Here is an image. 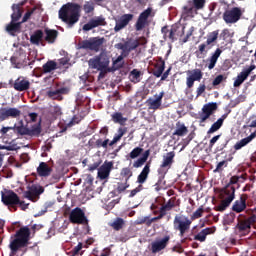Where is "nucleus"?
<instances>
[{"label":"nucleus","mask_w":256,"mask_h":256,"mask_svg":"<svg viewBox=\"0 0 256 256\" xmlns=\"http://www.w3.org/2000/svg\"><path fill=\"white\" fill-rule=\"evenodd\" d=\"M37 232V224L21 227L14 235L15 239L10 242V256L17 255L19 249L28 247L29 241H31V235H35Z\"/></svg>","instance_id":"nucleus-1"},{"label":"nucleus","mask_w":256,"mask_h":256,"mask_svg":"<svg viewBox=\"0 0 256 256\" xmlns=\"http://www.w3.org/2000/svg\"><path fill=\"white\" fill-rule=\"evenodd\" d=\"M58 17L68 29H72L81 19V5L71 2L64 4L58 11Z\"/></svg>","instance_id":"nucleus-2"},{"label":"nucleus","mask_w":256,"mask_h":256,"mask_svg":"<svg viewBox=\"0 0 256 256\" xmlns=\"http://www.w3.org/2000/svg\"><path fill=\"white\" fill-rule=\"evenodd\" d=\"M9 131H15V133H17L18 135H28V137H39L41 135V120H39L37 124L32 125L31 128L24 126L23 120H21L19 126H4L0 129L1 135H7Z\"/></svg>","instance_id":"nucleus-3"},{"label":"nucleus","mask_w":256,"mask_h":256,"mask_svg":"<svg viewBox=\"0 0 256 256\" xmlns=\"http://www.w3.org/2000/svg\"><path fill=\"white\" fill-rule=\"evenodd\" d=\"M220 197L222 200L219 205L214 207V211L223 213L235 199V186L226 185V187L221 190Z\"/></svg>","instance_id":"nucleus-4"},{"label":"nucleus","mask_w":256,"mask_h":256,"mask_svg":"<svg viewBox=\"0 0 256 256\" xmlns=\"http://www.w3.org/2000/svg\"><path fill=\"white\" fill-rule=\"evenodd\" d=\"M89 67L97 69V71H109V63H111V55L102 51L99 55L89 60Z\"/></svg>","instance_id":"nucleus-5"},{"label":"nucleus","mask_w":256,"mask_h":256,"mask_svg":"<svg viewBox=\"0 0 256 256\" xmlns=\"http://www.w3.org/2000/svg\"><path fill=\"white\" fill-rule=\"evenodd\" d=\"M161 31L164 35L163 38L165 41L170 39L172 43H175V41H177V37H183L185 35V26L174 24L171 26L170 30L167 28V26H164L162 27Z\"/></svg>","instance_id":"nucleus-6"},{"label":"nucleus","mask_w":256,"mask_h":256,"mask_svg":"<svg viewBox=\"0 0 256 256\" xmlns=\"http://www.w3.org/2000/svg\"><path fill=\"white\" fill-rule=\"evenodd\" d=\"M191 223L189 217L176 215L173 221L174 231H179V237H185V233L191 229Z\"/></svg>","instance_id":"nucleus-7"},{"label":"nucleus","mask_w":256,"mask_h":256,"mask_svg":"<svg viewBox=\"0 0 256 256\" xmlns=\"http://www.w3.org/2000/svg\"><path fill=\"white\" fill-rule=\"evenodd\" d=\"M103 43H105V38L92 37L88 40H83L80 43V49H88L89 51L99 53L101 47H103Z\"/></svg>","instance_id":"nucleus-8"},{"label":"nucleus","mask_w":256,"mask_h":256,"mask_svg":"<svg viewBox=\"0 0 256 256\" xmlns=\"http://www.w3.org/2000/svg\"><path fill=\"white\" fill-rule=\"evenodd\" d=\"M69 221L73 225H89V219L85 215V211L80 207H76L71 210L69 214Z\"/></svg>","instance_id":"nucleus-9"},{"label":"nucleus","mask_w":256,"mask_h":256,"mask_svg":"<svg viewBox=\"0 0 256 256\" xmlns=\"http://www.w3.org/2000/svg\"><path fill=\"white\" fill-rule=\"evenodd\" d=\"M243 16V11L239 7H233L231 9L226 10L223 13V20L227 25H233L237 23L241 17Z\"/></svg>","instance_id":"nucleus-10"},{"label":"nucleus","mask_w":256,"mask_h":256,"mask_svg":"<svg viewBox=\"0 0 256 256\" xmlns=\"http://www.w3.org/2000/svg\"><path fill=\"white\" fill-rule=\"evenodd\" d=\"M173 163H175V152L171 151L168 152L166 155L163 156L162 163L158 168V175L165 177L167 173H169V169L173 167Z\"/></svg>","instance_id":"nucleus-11"},{"label":"nucleus","mask_w":256,"mask_h":256,"mask_svg":"<svg viewBox=\"0 0 256 256\" xmlns=\"http://www.w3.org/2000/svg\"><path fill=\"white\" fill-rule=\"evenodd\" d=\"M21 117V110L13 107L0 108V123L7 121V119H17Z\"/></svg>","instance_id":"nucleus-12"},{"label":"nucleus","mask_w":256,"mask_h":256,"mask_svg":"<svg viewBox=\"0 0 256 256\" xmlns=\"http://www.w3.org/2000/svg\"><path fill=\"white\" fill-rule=\"evenodd\" d=\"M27 191L24 192L25 199H29V201H37L39 195H41L45 189L37 184H29L27 186Z\"/></svg>","instance_id":"nucleus-13"},{"label":"nucleus","mask_w":256,"mask_h":256,"mask_svg":"<svg viewBox=\"0 0 256 256\" xmlns=\"http://www.w3.org/2000/svg\"><path fill=\"white\" fill-rule=\"evenodd\" d=\"M151 13H153V8L151 7L140 13L135 24L136 31H143V29L149 25V17H151Z\"/></svg>","instance_id":"nucleus-14"},{"label":"nucleus","mask_w":256,"mask_h":256,"mask_svg":"<svg viewBox=\"0 0 256 256\" xmlns=\"http://www.w3.org/2000/svg\"><path fill=\"white\" fill-rule=\"evenodd\" d=\"M2 203L4 205H23L21 199L13 190H8L5 193L2 192Z\"/></svg>","instance_id":"nucleus-15"},{"label":"nucleus","mask_w":256,"mask_h":256,"mask_svg":"<svg viewBox=\"0 0 256 256\" xmlns=\"http://www.w3.org/2000/svg\"><path fill=\"white\" fill-rule=\"evenodd\" d=\"M187 75H189L186 78V85L188 89L193 88V85H195V81H201L203 79V71L201 69H194V70H188Z\"/></svg>","instance_id":"nucleus-16"},{"label":"nucleus","mask_w":256,"mask_h":256,"mask_svg":"<svg viewBox=\"0 0 256 256\" xmlns=\"http://www.w3.org/2000/svg\"><path fill=\"white\" fill-rule=\"evenodd\" d=\"M247 199H249V195L241 194L239 199L235 200L233 203L232 211H234V213H243V211L247 209Z\"/></svg>","instance_id":"nucleus-17"},{"label":"nucleus","mask_w":256,"mask_h":256,"mask_svg":"<svg viewBox=\"0 0 256 256\" xmlns=\"http://www.w3.org/2000/svg\"><path fill=\"white\" fill-rule=\"evenodd\" d=\"M133 14H124L120 19L116 20V25L114 27L115 33H119L122 29H125L133 21Z\"/></svg>","instance_id":"nucleus-18"},{"label":"nucleus","mask_w":256,"mask_h":256,"mask_svg":"<svg viewBox=\"0 0 256 256\" xmlns=\"http://www.w3.org/2000/svg\"><path fill=\"white\" fill-rule=\"evenodd\" d=\"M169 241H171V236L166 235L164 238L152 242L151 243V251L152 253H159V251H163V249L167 248V245H169Z\"/></svg>","instance_id":"nucleus-19"},{"label":"nucleus","mask_w":256,"mask_h":256,"mask_svg":"<svg viewBox=\"0 0 256 256\" xmlns=\"http://www.w3.org/2000/svg\"><path fill=\"white\" fill-rule=\"evenodd\" d=\"M67 93H69V88L62 87V88H58L56 90H48L46 92V95H47V97H49V99H53L54 101H62L63 96H61V95H67Z\"/></svg>","instance_id":"nucleus-20"},{"label":"nucleus","mask_w":256,"mask_h":256,"mask_svg":"<svg viewBox=\"0 0 256 256\" xmlns=\"http://www.w3.org/2000/svg\"><path fill=\"white\" fill-rule=\"evenodd\" d=\"M217 231L215 227H207L202 229L196 235H194V241H199L200 243H205L207 241V235H213Z\"/></svg>","instance_id":"nucleus-21"},{"label":"nucleus","mask_w":256,"mask_h":256,"mask_svg":"<svg viewBox=\"0 0 256 256\" xmlns=\"http://www.w3.org/2000/svg\"><path fill=\"white\" fill-rule=\"evenodd\" d=\"M111 169H113V162L105 161L104 164L98 169L99 179H101V181H104V179H108L109 175H111Z\"/></svg>","instance_id":"nucleus-22"},{"label":"nucleus","mask_w":256,"mask_h":256,"mask_svg":"<svg viewBox=\"0 0 256 256\" xmlns=\"http://www.w3.org/2000/svg\"><path fill=\"white\" fill-rule=\"evenodd\" d=\"M13 87L15 91H29V88L31 87V82H29L27 78L20 76L15 80Z\"/></svg>","instance_id":"nucleus-23"},{"label":"nucleus","mask_w":256,"mask_h":256,"mask_svg":"<svg viewBox=\"0 0 256 256\" xmlns=\"http://www.w3.org/2000/svg\"><path fill=\"white\" fill-rule=\"evenodd\" d=\"M254 69H255V65H251L249 68L245 69L240 74H238V76L234 81V87H241V85H243L245 80H247V77L251 75V71H253Z\"/></svg>","instance_id":"nucleus-24"},{"label":"nucleus","mask_w":256,"mask_h":256,"mask_svg":"<svg viewBox=\"0 0 256 256\" xmlns=\"http://www.w3.org/2000/svg\"><path fill=\"white\" fill-rule=\"evenodd\" d=\"M36 171L39 177H50L51 173H53V168L47 162H40Z\"/></svg>","instance_id":"nucleus-25"},{"label":"nucleus","mask_w":256,"mask_h":256,"mask_svg":"<svg viewBox=\"0 0 256 256\" xmlns=\"http://www.w3.org/2000/svg\"><path fill=\"white\" fill-rule=\"evenodd\" d=\"M164 95H165L164 92H160V94L158 96L155 95L156 99L153 100V99L149 98L146 101V103L148 105V109H153L154 111H157V109H160Z\"/></svg>","instance_id":"nucleus-26"},{"label":"nucleus","mask_w":256,"mask_h":256,"mask_svg":"<svg viewBox=\"0 0 256 256\" xmlns=\"http://www.w3.org/2000/svg\"><path fill=\"white\" fill-rule=\"evenodd\" d=\"M163 71H165V60H163L162 57H158L157 63L154 65L152 75L159 78L163 75Z\"/></svg>","instance_id":"nucleus-27"},{"label":"nucleus","mask_w":256,"mask_h":256,"mask_svg":"<svg viewBox=\"0 0 256 256\" xmlns=\"http://www.w3.org/2000/svg\"><path fill=\"white\" fill-rule=\"evenodd\" d=\"M27 59V55L25 54H19L18 56H12L10 58V61L12 65H15L16 69H21L22 67H25V60Z\"/></svg>","instance_id":"nucleus-28"},{"label":"nucleus","mask_w":256,"mask_h":256,"mask_svg":"<svg viewBox=\"0 0 256 256\" xmlns=\"http://www.w3.org/2000/svg\"><path fill=\"white\" fill-rule=\"evenodd\" d=\"M23 22H16L11 20V22L6 26V31L15 37L16 33H21V25Z\"/></svg>","instance_id":"nucleus-29"},{"label":"nucleus","mask_w":256,"mask_h":256,"mask_svg":"<svg viewBox=\"0 0 256 256\" xmlns=\"http://www.w3.org/2000/svg\"><path fill=\"white\" fill-rule=\"evenodd\" d=\"M221 53H223V50H221V48H217L211 55V57L208 59V69L210 71L211 69H215V65H217V61L219 57H221Z\"/></svg>","instance_id":"nucleus-30"},{"label":"nucleus","mask_w":256,"mask_h":256,"mask_svg":"<svg viewBox=\"0 0 256 256\" xmlns=\"http://www.w3.org/2000/svg\"><path fill=\"white\" fill-rule=\"evenodd\" d=\"M44 33H45V41L47 43H50V44H53L55 43V41L57 40V37L59 36V31L57 30H53V29H49V28H46L44 30Z\"/></svg>","instance_id":"nucleus-31"},{"label":"nucleus","mask_w":256,"mask_h":256,"mask_svg":"<svg viewBox=\"0 0 256 256\" xmlns=\"http://www.w3.org/2000/svg\"><path fill=\"white\" fill-rule=\"evenodd\" d=\"M149 173H151V165L146 164L142 169L141 173L137 177V183H139L140 185H143V183L147 181L149 177Z\"/></svg>","instance_id":"nucleus-32"},{"label":"nucleus","mask_w":256,"mask_h":256,"mask_svg":"<svg viewBox=\"0 0 256 256\" xmlns=\"http://www.w3.org/2000/svg\"><path fill=\"white\" fill-rule=\"evenodd\" d=\"M124 58L125 56L120 54L117 59L113 60L112 67L108 68V72L111 73V71H119V69H123L125 65V61H123Z\"/></svg>","instance_id":"nucleus-33"},{"label":"nucleus","mask_w":256,"mask_h":256,"mask_svg":"<svg viewBox=\"0 0 256 256\" xmlns=\"http://www.w3.org/2000/svg\"><path fill=\"white\" fill-rule=\"evenodd\" d=\"M256 137V132L254 133H251L248 137L240 140L239 142H237L235 145H234V149L236 151H239V149H243V147H245V145H248V143H251V141H253V139H255Z\"/></svg>","instance_id":"nucleus-34"},{"label":"nucleus","mask_w":256,"mask_h":256,"mask_svg":"<svg viewBox=\"0 0 256 256\" xmlns=\"http://www.w3.org/2000/svg\"><path fill=\"white\" fill-rule=\"evenodd\" d=\"M151 155V150H146L143 154L142 157L138 158L134 163L133 167L135 169H139V167H143L145 163H147V160L149 159V156Z\"/></svg>","instance_id":"nucleus-35"},{"label":"nucleus","mask_w":256,"mask_h":256,"mask_svg":"<svg viewBox=\"0 0 256 256\" xmlns=\"http://www.w3.org/2000/svg\"><path fill=\"white\" fill-rule=\"evenodd\" d=\"M43 30H36L31 36H30V43L32 45H41L43 41Z\"/></svg>","instance_id":"nucleus-36"},{"label":"nucleus","mask_w":256,"mask_h":256,"mask_svg":"<svg viewBox=\"0 0 256 256\" xmlns=\"http://www.w3.org/2000/svg\"><path fill=\"white\" fill-rule=\"evenodd\" d=\"M187 133H189V129H187V126L178 121L176 123V129L173 132V135H176L177 137H185Z\"/></svg>","instance_id":"nucleus-37"},{"label":"nucleus","mask_w":256,"mask_h":256,"mask_svg":"<svg viewBox=\"0 0 256 256\" xmlns=\"http://www.w3.org/2000/svg\"><path fill=\"white\" fill-rule=\"evenodd\" d=\"M217 39H219V30L213 31L208 33L207 35V40H206V45H208V49H211L214 43H217Z\"/></svg>","instance_id":"nucleus-38"},{"label":"nucleus","mask_w":256,"mask_h":256,"mask_svg":"<svg viewBox=\"0 0 256 256\" xmlns=\"http://www.w3.org/2000/svg\"><path fill=\"white\" fill-rule=\"evenodd\" d=\"M113 123H118V125H125L127 123V118L123 117L121 112H115L111 115Z\"/></svg>","instance_id":"nucleus-39"},{"label":"nucleus","mask_w":256,"mask_h":256,"mask_svg":"<svg viewBox=\"0 0 256 256\" xmlns=\"http://www.w3.org/2000/svg\"><path fill=\"white\" fill-rule=\"evenodd\" d=\"M237 229L240 233H243V235H249V233H251V226L245 220L238 223Z\"/></svg>","instance_id":"nucleus-40"},{"label":"nucleus","mask_w":256,"mask_h":256,"mask_svg":"<svg viewBox=\"0 0 256 256\" xmlns=\"http://www.w3.org/2000/svg\"><path fill=\"white\" fill-rule=\"evenodd\" d=\"M197 10L194 8L193 4L191 2H189L188 5L183 6V15H185V17H194L195 13Z\"/></svg>","instance_id":"nucleus-41"},{"label":"nucleus","mask_w":256,"mask_h":256,"mask_svg":"<svg viewBox=\"0 0 256 256\" xmlns=\"http://www.w3.org/2000/svg\"><path fill=\"white\" fill-rule=\"evenodd\" d=\"M12 15H11V21H19L21 19V16L23 15V12L19 8L18 5L13 4L12 5Z\"/></svg>","instance_id":"nucleus-42"},{"label":"nucleus","mask_w":256,"mask_h":256,"mask_svg":"<svg viewBox=\"0 0 256 256\" xmlns=\"http://www.w3.org/2000/svg\"><path fill=\"white\" fill-rule=\"evenodd\" d=\"M43 73H51V71H55L57 69V62L50 60L47 61L43 66Z\"/></svg>","instance_id":"nucleus-43"},{"label":"nucleus","mask_w":256,"mask_h":256,"mask_svg":"<svg viewBox=\"0 0 256 256\" xmlns=\"http://www.w3.org/2000/svg\"><path fill=\"white\" fill-rule=\"evenodd\" d=\"M202 111H204V113H208V115H213V113H215V111H217V103L210 102L208 104H205L202 107Z\"/></svg>","instance_id":"nucleus-44"},{"label":"nucleus","mask_w":256,"mask_h":256,"mask_svg":"<svg viewBox=\"0 0 256 256\" xmlns=\"http://www.w3.org/2000/svg\"><path fill=\"white\" fill-rule=\"evenodd\" d=\"M110 227L114 229V231H121L123 227H125V220L123 218H116L111 224Z\"/></svg>","instance_id":"nucleus-45"},{"label":"nucleus","mask_w":256,"mask_h":256,"mask_svg":"<svg viewBox=\"0 0 256 256\" xmlns=\"http://www.w3.org/2000/svg\"><path fill=\"white\" fill-rule=\"evenodd\" d=\"M223 127V119H218L216 122H214L209 130L207 131L208 135H211L213 133H216V131H219Z\"/></svg>","instance_id":"nucleus-46"},{"label":"nucleus","mask_w":256,"mask_h":256,"mask_svg":"<svg viewBox=\"0 0 256 256\" xmlns=\"http://www.w3.org/2000/svg\"><path fill=\"white\" fill-rule=\"evenodd\" d=\"M175 201H177V198L172 197L170 198L166 204L162 205L160 209H163L166 213L169 211H172L175 207Z\"/></svg>","instance_id":"nucleus-47"},{"label":"nucleus","mask_w":256,"mask_h":256,"mask_svg":"<svg viewBox=\"0 0 256 256\" xmlns=\"http://www.w3.org/2000/svg\"><path fill=\"white\" fill-rule=\"evenodd\" d=\"M90 20H92V23H93L95 28L105 27L107 25V21L105 20V17H103V16H97V17L92 18Z\"/></svg>","instance_id":"nucleus-48"},{"label":"nucleus","mask_w":256,"mask_h":256,"mask_svg":"<svg viewBox=\"0 0 256 256\" xmlns=\"http://www.w3.org/2000/svg\"><path fill=\"white\" fill-rule=\"evenodd\" d=\"M120 177L125 179L126 183H129V179L133 177V171L129 167L122 168L120 172Z\"/></svg>","instance_id":"nucleus-49"},{"label":"nucleus","mask_w":256,"mask_h":256,"mask_svg":"<svg viewBox=\"0 0 256 256\" xmlns=\"http://www.w3.org/2000/svg\"><path fill=\"white\" fill-rule=\"evenodd\" d=\"M94 147L96 149H107L109 147V138H106L105 140L99 138L96 140Z\"/></svg>","instance_id":"nucleus-50"},{"label":"nucleus","mask_w":256,"mask_h":256,"mask_svg":"<svg viewBox=\"0 0 256 256\" xmlns=\"http://www.w3.org/2000/svg\"><path fill=\"white\" fill-rule=\"evenodd\" d=\"M84 13L89 15V13H93L95 11V4L93 2H85L83 5Z\"/></svg>","instance_id":"nucleus-51"},{"label":"nucleus","mask_w":256,"mask_h":256,"mask_svg":"<svg viewBox=\"0 0 256 256\" xmlns=\"http://www.w3.org/2000/svg\"><path fill=\"white\" fill-rule=\"evenodd\" d=\"M130 77L132 78L133 83H139L140 77H141V71H139L137 69H133L130 72Z\"/></svg>","instance_id":"nucleus-52"},{"label":"nucleus","mask_w":256,"mask_h":256,"mask_svg":"<svg viewBox=\"0 0 256 256\" xmlns=\"http://www.w3.org/2000/svg\"><path fill=\"white\" fill-rule=\"evenodd\" d=\"M143 153V148L136 147L128 155L131 159H137Z\"/></svg>","instance_id":"nucleus-53"},{"label":"nucleus","mask_w":256,"mask_h":256,"mask_svg":"<svg viewBox=\"0 0 256 256\" xmlns=\"http://www.w3.org/2000/svg\"><path fill=\"white\" fill-rule=\"evenodd\" d=\"M125 133H127V127L124 128H119L118 129V134L114 135L113 140L117 143L118 141H121V138L123 137V135H125Z\"/></svg>","instance_id":"nucleus-54"},{"label":"nucleus","mask_w":256,"mask_h":256,"mask_svg":"<svg viewBox=\"0 0 256 256\" xmlns=\"http://www.w3.org/2000/svg\"><path fill=\"white\" fill-rule=\"evenodd\" d=\"M205 3H206L205 0H193L191 2V4L194 6L196 11L203 9V7H205Z\"/></svg>","instance_id":"nucleus-55"},{"label":"nucleus","mask_w":256,"mask_h":256,"mask_svg":"<svg viewBox=\"0 0 256 256\" xmlns=\"http://www.w3.org/2000/svg\"><path fill=\"white\" fill-rule=\"evenodd\" d=\"M204 209H203V206L199 207L191 216V219L192 220H195V219H201V217H203V213H204Z\"/></svg>","instance_id":"nucleus-56"},{"label":"nucleus","mask_w":256,"mask_h":256,"mask_svg":"<svg viewBox=\"0 0 256 256\" xmlns=\"http://www.w3.org/2000/svg\"><path fill=\"white\" fill-rule=\"evenodd\" d=\"M136 225H146V227H151V224L149 223V216L138 218L136 220Z\"/></svg>","instance_id":"nucleus-57"},{"label":"nucleus","mask_w":256,"mask_h":256,"mask_svg":"<svg viewBox=\"0 0 256 256\" xmlns=\"http://www.w3.org/2000/svg\"><path fill=\"white\" fill-rule=\"evenodd\" d=\"M131 47L129 45V41L124 42V48L121 52L122 57H129V53H131Z\"/></svg>","instance_id":"nucleus-58"},{"label":"nucleus","mask_w":256,"mask_h":256,"mask_svg":"<svg viewBox=\"0 0 256 256\" xmlns=\"http://www.w3.org/2000/svg\"><path fill=\"white\" fill-rule=\"evenodd\" d=\"M129 189V184L127 181L125 183H118V186L116 188L117 193H123V191Z\"/></svg>","instance_id":"nucleus-59"},{"label":"nucleus","mask_w":256,"mask_h":256,"mask_svg":"<svg viewBox=\"0 0 256 256\" xmlns=\"http://www.w3.org/2000/svg\"><path fill=\"white\" fill-rule=\"evenodd\" d=\"M223 81H225V76L220 74L215 77V79L212 82V85H213V87H217V85H221V83H223Z\"/></svg>","instance_id":"nucleus-60"},{"label":"nucleus","mask_w":256,"mask_h":256,"mask_svg":"<svg viewBox=\"0 0 256 256\" xmlns=\"http://www.w3.org/2000/svg\"><path fill=\"white\" fill-rule=\"evenodd\" d=\"M223 167H227V161H221L217 164L216 169L214 170V173H221L223 171Z\"/></svg>","instance_id":"nucleus-61"},{"label":"nucleus","mask_w":256,"mask_h":256,"mask_svg":"<svg viewBox=\"0 0 256 256\" xmlns=\"http://www.w3.org/2000/svg\"><path fill=\"white\" fill-rule=\"evenodd\" d=\"M209 117H211V114H208L207 112L202 111L199 114V123H205V121H207Z\"/></svg>","instance_id":"nucleus-62"},{"label":"nucleus","mask_w":256,"mask_h":256,"mask_svg":"<svg viewBox=\"0 0 256 256\" xmlns=\"http://www.w3.org/2000/svg\"><path fill=\"white\" fill-rule=\"evenodd\" d=\"M50 112L52 117H54V119H57V115H61V108H59V106H54L51 108Z\"/></svg>","instance_id":"nucleus-63"},{"label":"nucleus","mask_w":256,"mask_h":256,"mask_svg":"<svg viewBox=\"0 0 256 256\" xmlns=\"http://www.w3.org/2000/svg\"><path fill=\"white\" fill-rule=\"evenodd\" d=\"M129 45H130V50L135 51V49H137V47H139L141 43H139V40H129Z\"/></svg>","instance_id":"nucleus-64"}]
</instances>
